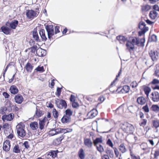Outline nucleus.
I'll use <instances>...</instances> for the list:
<instances>
[{"label": "nucleus", "instance_id": "24", "mask_svg": "<svg viewBox=\"0 0 159 159\" xmlns=\"http://www.w3.org/2000/svg\"><path fill=\"white\" fill-rule=\"evenodd\" d=\"M139 28L141 30H148V28L146 26V24L143 21H141L139 24Z\"/></svg>", "mask_w": 159, "mask_h": 159}, {"label": "nucleus", "instance_id": "42", "mask_svg": "<svg viewBox=\"0 0 159 159\" xmlns=\"http://www.w3.org/2000/svg\"><path fill=\"white\" fill-rule=\"evenodd\" d=\"M130 155L131 159H140V157L139 156H136L130 150Z\"/></svg>", "mask_w": 159, "mask_h": 159}, {"label": "nucleus", "instance_id": "28", "mask_svg": "<svg viewBox=\"0 0 159 159\" xmlns=\"http://www.w3.org/2000/svg\"><path fill=\"white\" fill-rule=\"evenodd\" d=\"M39 34L42 39L44 41H46L47 38L45 34V30L43 29H41Z\"/></svg>", "mask_w": 159, "mask_h": 159}, {"label": "nucleus", "instance_id": "53", "mask_svg": "<svg viewBox=\"0 0 159 159\" xmlns=\"http://www.w3.org/2000/svg\"><path fill=\"white\" fill-rule=\"evenodd\" d=\"M148 30H141V31H139L138 32L139 35V36H141L144 34Z\"/></svg>", "mask_w": 159, "mask_h": 159}, {"label": "nucleus", "instance_id": "2", "mask_svg": "<svg viewBox=\"0 0 159 159\" xmlns=\"http://www.w3.org/2000/svg\"><path fill=\"white\" fill-rule=\"evenodd\" d=\"M39 12L35 11L32 10H27L26 15L27 17L29 19H33L34 17H37L39 15Z\"/></svg>", "mask_w": 159, "mask_h": 159}, {"label": "nucleus", "instance_id": "61", "mask_svg": "<svg viewBox=\"0 0 159 159\" xmlns=\"http://www.w3.org/2000/svg\"><path fill=\"white\" fill-rule=\"evenodd\" d=\"M23 145H24L25 148L27 149H28L30 147V146L29 145V143L27 141L23 143Z\"/></svg>", "mask_w": 159, "mask_h": 159}, {"label": "nucleus", "instance_id": "10", "mask_svg": "<svg viewBox=\"0 0 159 159\" xmlns=\"http://www.w3.org/2000/svg\"><path fill=\"white\" fill-rule=\"evenodd\" d=\"M151 95V98L153 102H157L159 101V93L158 92L154 91L152 93Z\"/></svg>", "mask_w": 159, "mask_h": 159}, {"label": "nucleus", "instance_id": "49", "mask_svg": "<svg viewBox=\"0 0 159 159\" xmlns=\"http://www.w3.org/2000/svg\"><path fill=\"white\" fill-rule=\"evenodd\" d=\"M7 108L5 107H2L0 109V113L2 114H4L5 113Z\"/></svg>", "mask_w": 159, "mask_h": 159}, {"label": "nucleus", "instance_id": "39", "mask_svg": "<svg viewBox=\"0 0 159 159\" xmlns=\"http://www.w3.org/2000/svg\"><path fill=\"white\" fill-rule=\"evenodd\" d=\"M150 9V6L148 5H146L145 6H143L142 7L141 10L142 11H147Z\"/></svg>", "mask_w": 159, "mask_h": 159}, {"label": "nucleus", "instance_id": "56", "mask_svg": "<svg viewBox=\"0 0 159 159\" xmlns=\"http://www.w3.org/2000/svg\"><path fill=\"white\" fill-rule=\"evenodd\" d=\"M152 84H159V80L156 79H154L151 82Z\"/></svg>", "mask_w": 159, "mask_h": 159}, {"label": "nucleus", "instance_id": "3", "mask_svg": "<svg viewBox=\"0 0 159 159\" xmlns=\"http://www.w3.org/2000/svg\"><path fill=\"white\" fill-rule=\"evenodd\" d=\"M110 91L112 93H113L115 92L118 91V93L120 92L122 93H125L129 92L130 89V87L128 86L125 85L122 88H121V87H119L116 91L114 90L112 91L111 87H110Z\"/></svg>", "mask_w": 159, "mask_h": 159}, {"label": "nucleus", "instance_id": "41", "mask_svg": "<svg viewBox=\"0 0 159 159\" xmlns=\"http://www.w3.org/2000/svg\"><path fill=\"white\" fill-rule=\"evenodd\" d=\"M72 111L69 109H67L65 111V115L66 116L71 117L72 114Z\"/></svg>", "mask_w": 159, "mask_h": 159}, {"label": "nucleus", "instance_id": "13", "mask_svg": "<svg viewBox=\"0 0 159 159\" xmlns=\"http://www.w3.org/2000/svg\"><path fill=\"white\" fill-rule=\"evenodd\" d=\"M17 132L18 135L22 138L24 137L26 135V132L25 130L21 127L17 128Z\"/></svg>", "mask_w": 159, "mask_h": 159}, {"label": "nucleus", "instance_id": "48", "mask_svg": "<svg viewBox=\"0 0 159 159\" xmlns=\"http://www.w3.org/2000/svg\"><path fill=\"white\" fill-rule=\"evenodd\" d=\"M142 109L145 112H148L149 111L148 105L147 104L142 107Z\"/></svg>", "mask_w": 159, "mask_h": 159}, {"label": "nucleus", "instance_id": "40", "mask_svg": "<svg viewBox=\"0 0 159 159\" xmlns=\"http://www.w3.org/2000/svg\"><path fill=\"white\" fill-rule=\"evenodd\" d=\"M143 90L147 97H148L151 91L150 88L149 87L147 86L144 88Z\"/></svg>", "mask_w": 159, "mask_h": 159}, {"label": "nucleus", "instance_id": "52", "mask_svg": "<svg viewBox=\"0 0 159 159\" xmlns=\"http://www.w3.org/2000/svg\"><path fill=\"white\" fill-rule=\"evenodd\" d=\"M114 150V152L116 157H118L119 155V152L118 149L116 147L113 148Z\"/></svg>", "mask_w": 159, "mask_h": 159}, {"label": "nucleus", "instance_id": "5", "mask_svg": "<svg viewBox=\"0 0 159 159\" xmlns=\"http://www.w3.org/2000/svg\"><path fill=\"white\" fill-rule=\"evenodd\" d=\"M45 28L48 33V38L50 39L54 34L53 26L52 25H47L45 27Z\"/></svg>", "mask_w": 159, "mask_h": 159}, {"label": "nucleus", "instance_id": "17", "mask_svg": "<svg viewBox=\"0 0 159 159\" xmlns=\"http://www.w3.org/2000/svg\"><path fill=\"white\" fill-rule=\"evenodd\" d=\"M31 128L34 130H37L38 128V124L37 122L34 121L31 122L30 124Z\"/></svg>", "mask_w": 159, "mask_h": 159}, {"label": "nucleus", "instance_id": "55", "mask_svg": "<svg viewBox=\"0 0 159 159\" xmlns=\"http://www.w3.org/2000/svg\"><path fill=\"white\" fill-rule=\"evenodd\" d=\"M60 32L59 30V27L58 26H56L55 27V32L54 34H56L57 33H59Z\"/></svg>", "mask_w": 159, "mask_h": 159}, {"label": "nucleus", "instance_id": "35", "mask_svg": "<svg viewBox=\"0 0 159 159\" xmlns=\"http://www.w3.org/2000/svg\"><path fill=\"white\" fill-rule=\"evenodd\" d=\"M131 42L134 45H135L137 46L139 43V39L136 37L133 38Z\"/></svg>", "mask_w": 159, "mask_h": 159}, {"label": "nucleus", "instance_id": "4", "mask_svg": "<svg viewBox=\"0 0 159 159\" xmlns=\"http://www.w3.org/2000/svg\"><path fill=\"white\" fill-rule=\"evenodd\" d=\"M55 103L57 107L60 109L64 108L65 109L67 106L66 101L63 99H57L55 101Z\"/></svg>", "mask_w": 159, "mask_h": 159}, {"label": "nucleus", "instance_id": "44", "mask_svg": "<svg viewBox=\"0 0 159 159\" xmlns=\"http://www.w3.org/2000/svg\"><path fill=\"white\" fill-rule=\"evenodd\" d=\"M153 126L156 128L159 126V121L157 120H154L152 121Z\"/></svg>", "mask_w": 159, "mask_h": 159}, {"label": "nucleus", "instance_id": "25", "mask_svg": "<svg viewBox=\"0 0 159 159\" xmlns=\"http://www.w3.org/2000/svg\"><path fill=\"white\" fill-rule=\"evenodd\" d=\"M71 120V117H69L65 115L61 119L62 122L64 123L69 122Z\"/></svg>", "mask_w": 159, "mask_h": 159}, {"label": "nucleus", "instance_id": "14", "mask_svg": "<svg viewBox=\"0 0 159 159\" xmlns=\"http://www.w3.org/2000/svg\"><path fill=\"white\" fill-rule=\"evenodd\" d=\"M10 142L9 140H7L3 143V149L6 152L8 151L10 148Z\"/></svg>", "mask_w": 159, "mask_h": 159}, {"label": "nucleus", "instance_id": "59", "mask_svg": "<svg viewBox=\"0 0 159 159\" xmlns=\"http://www.w3.org/2000/svg\"><path fill=\"white\" fill-rule=\"evenodd\" d=\"M37 48V47L36 46H33L30 48L31 50V52H34Z\"/></svg>", "mask_w": 159, "mask_h": 159}, {"label": "nucleus", "instance_id": "62", "mask_svg": "<svg viewBox=\"0 0 159 159\" xmlns=\"http://www.w3.org/2000/svg\"><path fill=\"white\" fill-rule=\"evenodd\" d=\"M79 106V104L76 102H74L72 104V106L74 108H76Z\"/></svg>", "mask_w": 159, "mask_h": 159}, {"label": "nucleus", "instance_id": "34", "mask_svg": "<svg viewBox=\"0 0 159 159\" xmlns=\"http://www.w3.org/2000/svg\"><path fill=\"white\" fill-rule=\"evenodd\" d=\"M98 113V112L96 109H93L89 112V113L90 114L91 118L95 117L97 115Z\"/></svg>", "mask_w": 159, "mask_h": 159}, {"label": "nucleus", "instance_id": "12", "mask_svg": "<svg viewBox=\"0 0 159 159\" xmlns=\"http://www.w3.org/2000/svg\"><path fill=\"white\" fill-rule=\"evenodd\" d=\"M36 53L39 57H43L46 54V51L45 50L39 48L36 50Z\"/></svg>", "mask_w": 159, "mask_h": 159}, {"label": "nucleus", "instance_id": "7", "mask_svg": "<svg viewBox=\"0 0 159 159\" xmlns=\"http://www.w3.org/2000/svg\"><path fill=\"white\" fill-rule=\"evenodd\" d=\"M58 151H52L47 154L46 158L47 159H57V153Z\"/></svg>", "mask_w": 159, "mask_h": 159}, {"label": "nucleus", "instance_id": "6", "mask_svg": "<svg viewBox=\"0 0 159 159\" xmlns=\"http://www.w3.org/2000/svg\"><path fill=\"white\" fill-rule=\"evenodd\" d=\"M149 54L153 61H156L159 57V54L155 50H151L149 52Z\"/></svg>", "mask_w": 159, "mask_h": 159}, {"label": "nucleus", "instance_id": "51", "mask_svg": "<svg viewBox=\"0 0 159 159\" xmlns=\"http://www.w3.org/2000/svg\"><path fill=\"white\" fill-rule=\"evenodd\" d=\"M61 89H62L61 88H59L58 87H57V93H56V95H57V96L58 97H59V96H60V95L61 94Z\"/></svg>", "mask_w": 159, "mask_h": 159}, {"label": "nucleus", "instance_id": "22", "mask_svg": "<svg viewBox=\"0 0 159 159\" xmlns=\"http://www.w3.org/2000/svg\"><path fill=\"white\" fill-rule=\"evenodd\" d=\"M18 24V21L16 20H12L10 23L11 28L12 29H15Z\"/></svg>", "mask_w": 159, "mask_h": 159}, {"label": "nucleus", "instance_id": "20", "mask_svg": "<svg viewBox=\"0 0 159 159\" xmlns=\"http://www.w3.org/2000/svg\"><path fill=\"white\" fill-rule=\"evenodd\" d=\"M158 13L155 10L151 11L149 13V16L152 19H154L157 16Z\"/></svg>", "mask_w": 159, "mask_h": 159}, {"label": "nucleus", "instance_id": "21", "mask_svg": "<svg viewBox=\"0 0 159 159\" xmlns=\"http://www.w3.org/2000/svg\"><path fill=\"white\" fill-rule=\"evenodd\" d=\"M116 39L120 42V43H123L127 40V38L125 37L119 35L116 37Z\"/></svg>", "mask_w": 159, "mask_h": 159}, {"label": "nucleus", "instance_id": "64", "mask_svg": "<svg viewBox=\"0 0 159 159\" xmlns=\"http://www.w3.org/2000/svg\"><path fill=\"white\" fill-rule=\"evenodd\" d=\"M102 159H109V156L108 155L105 154L103 155L101 157Z\"/></svg>", "mask_w": 159, "mask_h": 159}, {"label": "nucleus", "instance_id": "45", "mask_svg": "<svg viewBox=\"0 0 159 159\" xmlns=\"http://www.w3.org/2000/svg\"><path fill=\"white\" fill-rule=\"evenodd\" d=\"M149 40L151 42H156L157 41V36L155 34L152 35Z\"/></svg>", "mask_w": 159, "mask_h": 159}, {"label": "nucleus", "instance_id": "60", "mask_svg": "<svg viewBox=\"0 0 159 159\" xmlns=\"http://www.w3.org/2000/svg\"><path fill=\"white\" fill-rule=\"evenodd\" d=\"M49 134L51 136H53L57 134L55 130H50L49 131Z\"/></svg>", "mask_w": 159, "mask_h": 159}, {"label": "nucleus", "instance_id": "37", "mask_svg": "<svg viewBox=\"0 0 159 159\" xmlns=\"http://www.w3.org/2000/svg\"><path fill=\"white\" fill-rule=\"evenodd\" d=\"M43 115L42 111L36 108V110L34 116L36 117H39Z\"/></svg>", "mask_w": 159, "mask_h": 159}, {"label": "nucleus", "instance_id": "43", "mask_svg": "<svg viewBox=\"0 0 159 159\" xmlns=\"http://www.w3.org/2000/svg\"><path fill=\"white\" fill-rule=\"evenodd\" d=\"M152 110L154 111H159V107L157 105H152Z\"/></svg>", "mask_w": 159, "mask_h": 159}, {"label": "nucleus", "instance_id": "58", "mask_svg": "<svg viewBox=\"0 0 159 159\" xmlns=\"http://www.w3.org/2000/svg\"><path fill=\"white\" fill-rule=\"evenodd\" d=\"M147 120L145 119H143L141 120V125H144L146 124Z\"/></svg>", "mask_w": 159, "mask_h": 159}, {"label": "nucleus", "instance_id": "26", "mask_svg": "<svg viewBox=\"0 0 159 159\" xmlns=\"http://www.w3.org/2000/svg\"><path fill=\"white\" fill-rule=\"evenodd\" d=\"M119 149L122 153H125L127 151V149L124 143H121L119 146Z\"/></svg>", "mask_w": 159, "mask_h": 159}, {"label": "nucleus", "instance_id": "38", "mask_svg": "<svg viewBox=\"0 0 159 159\" xmlns=\"http://www.w3.org/2000/svg\"><path fill=\"white\" fill-rule=\"evenodd\" d=\"M97 150L100 152L101 153L104 151V148L103 146L100 144L95 146Z\"/></svg>", "mask_w": 159, "mask_h": 159}, {"label": "nucleus", "instance_id": "57", "mask_svg": "<svg viewBox=\"0 0 159 159\" xmlns=\"http://www.w3.org/2000/svg\"><path fill=\"white\" fill-rule=\"evenodd\" d=\"M154 158H157V157L159 156V151H156L154 154Z\"/></svg>", "mask_w": 159, "mask_h": 159}, {"label": "nucleus", "instance_id": "46", "mask_svg": "<svg viewBox=\"0 0 159 159\" xmlns=\"http://www.w3.org/2000/svg\"><path fill=\"white\" fill-rule=\"evenodd\" d=\"M53 116L55 118H57L58 117V112L55 109H53L52 111Z\"/></svg>", "mask_w": 159, "mask_h": 159}, {"label": "nucleus", "instance_id": "16", "mask_svg": "<svg viewBox=\"0 0 159 159\" xmlns=\"http://www.w3.org/2000/svg\"><path fill=\"white\" fill-rule=\"evenodd\" d=\"M146 101V99L143 97L141 96L137 98V102L139 104L143 105L145 104Z\"/></svg>", "mask_w": 159, "mask_h": 159}, {"label": "nucleus", "instance_id": "54", "mask_svg": "<svg viewBox=\"0 0 159 159\" xmlns=\"http://www.w3.org/2000/svg\"><path fill=\"white\" fill-rule=\"evenodd\" d=\"M35 70H36L37 71H42L43 72L44 71V68L43 67L41 66H38L35 69Z\"/></svg>", "mask_w": 159, "mask_h": 159}, {"label": "nucleus", "instance_id": "33", "mask_svg": "<svg viewBox=\"0 0 159 159\" xmlns=\"http://www.w3.org/2000/svg\"><path fill=\"white\" fill-rule=\"evenodd\" d=\"M12 151L13 152L16 153H18L20 152V149L18 144L16 145L14 147Z\"/></svg>", "mask_w": 159, "mask_h": 159}, {"label": "nucleus", "instance_id": "15", "mask_svg": "<svg viewBox=\"0 0 159 159\" xmlns=\"http://www.w3.org/2000/svg\"><path fill=\"white\" fill-rule=\"evenodd\" d=\"M15 102L17 103L20 104L23 101V98L22 96L20 94L16 95L14 98Z\"/></svg>", "mask_w": 159, "mask_h": 159}, {"label": "nucleus", "instance_id": "23", "mask_svg": "<svg viewBox=\"0 0 159 159\" xmlns=\"http://www.w3.org/2000/svg\"><path fill=\"white\" fill-rule=\"evenodd\" d=\"M10 90L11 93L13 94H16L18 92V89L15 85L11 86L10 88Z\"/></svg>", "mask_w": 159, "mask_h": 159}, {"label": "nucleus", "instance_id": "11", "mask_svg": "<svg viewBox=\"0 0 159 159\" xmlns=\"http://www.w3.org/2000/svg\"><path fill=\"white\" fill-rule=\"evenodd\" d=\"M84 145L88 148H92L93 146V142L90 139H84Z\"/></svg>", "mask_w": 159, "mask_h": 159}, {"label": "nucleus", "instance_id": "63", "mask_svg": "<svg viewBox=\"0 0 159 159\" xmlns=\"http://www.w3.org/2000/svg\"><path fill=\"white\" fill-rule=\"evenodd\" d=\"M153 10L155 11H159V7L157 5H155L153 6Z\"/></svg>", "mask_w": 159, "mask_h": 159}, {"label": "nucleus", "instance_id": "30", "mask_svg": "<svg viewBox=\"0 0 159 159\" xmlns=\"http://www.w3.org/2000/svg\"><path fill=\"white\" fill-rule=\"evenodd\" d=\"M33 37L37 42L40 41L39 37L37 31H34L33 32Z\"/></svg>", "mask_w": 159, "mask_h": 159}, {"label": "nucleus", "instance_id": "32", "mask_svg": "<svg viewBox=\"0 0 159 159\" xmlns=\"http://www.w3.org/2000/svg\"><path fill=\"white\" fill-rule=\"evenodd\" d=\"M102 139L101 138H97L93 141L94 146H96L100 144L99 143H102Z\"/></svg>", "mask_w": 159, "mask_h": 159}, {"label": "nucleus", "instance_id": "29", "mask_svg": "<svg viewBox=\"0 0 159 159\" xmlns=\"http://www.w3.org/2000/svg\"><path fill=\"white\" fill-rule=\"evenodd\" d=\"M64 138V137L62 135L55 139L53 141V143L55 145H58L59 144Z\"/></svg>", "mask_w": 159, "mask_h": 159}, {"label": "nucleus", "instance_id": "19", "mask_svg": "<svg viewBox=\"0 0 159 159\" xmlns=\"http://www.w3.org/2000/svg\"><path fill=\"white\" fill-rule=\"evenodd\" d=\"M33 66L30 63L28 62L25 67V68L26 69L27 71L31 72L33 70Z\"/></svg>", "mask_w": 159, "mask_h": 159}, {"label": "nucleus", "instance_id": "8", "mask_svg": "<svg viewBox=\"0 0 159 159\" xmlns=\"http://www.w3.org/2000/svg\"><path fill=\"white\" fill-rule=\"evenodd\" d=\"M48 121V119L46 118V117L42 120H39V128L40 132H42L44 131V128L45 123Z\"/></svg>", "mask_w": 159, "mask_h": 159}, {"label": "nucleus", "instance_id": "18", "mask_svg": "<svg viewBox=\"0 0 159 159\" xmlns=\"http://www.w3.org/2000/svg\"><path fill=\"white\" fill-rule=\"evenodd\" d=\"M2 31L6 34H9L11 31V29L8 27L3 26L1 27Z\"/></svg>", "mask_w": 159, "mask_h": 159}, {"label": "nucleus", "instance_id": "1", "mask_svg": "<svg viewBox=\"0 0 159 159\" xmlns=\"http://www.w3.org/2000/svg\"><path fill=\"white\" fill-rule=\"evenodd\" d=\"M120 125L123 131L127 133H131L134 130L133 126L128 122L122 123Z\"/></svg>", "mask_w": 159, "mask_h": 159}, {"label": "nucleus", "instance_id": "27", "mask_svg": "<svg viewBox=\"0 0 159 159\" xmlns=\"http://www.w3.org/2000/svg\"><path fill=\"white\" fill-rule=\"evenodd\" d=\"M126 46L129 50H133L134 48V45L131 41H128L126 43Z\"/></svg>", "mask_w": 159, "mask_h": 159}, {"label": "nucleus", "instance_id": "47", "mask_svg": "<svg viewBox=\"0 0 159 159\" xmlns=\"http://www.w3.org/2000/svg\"><path fill=\"white\" fill-rule=\"evenodd\" d=\"M106 144L110 147L112 148H113V143L111 141V140L110 139H109L107 140L106 142Z\"/></svg>", "mask_w": 159, "mask_h": 159}, {"label": "nucleus", "instance_id": "36", "mask_svg": "<svg viewBox=\"0 0 159 159\" xmlns=\"http://www.w3.org/2000/svg\"><path fill=\"white\" fill-rule=\"evenodd\" d=\"M79 156L81 159H84V153L83 149L81 148L78 152Z\"/></svg>", "mask_w": 159, "mask_h": 159}, {"label": "nucleus", "instance_id": "31", "mask_svg": "<svg viewBox=\"0 0 159 159\" xmlns=\"http://www.w3.org/2000/svg\"><path fill=\"white\" fill-rule=\"evenodd\" d=\"M105 152L107 154V155H108V156H109L110 157L112 158L114 157V153L112 150H110L109 148H107Z\"/></svg>", "mask_w": 159, "mask_h": 159}, {"label": "nucleus", "instance_id": "50", "mask_svg": "<svg viewBox=\"0 0 159 159\" xmlns=\"http://www.w3.org/2000/svg\"><path fill=\"white\" fill-rule=\"evenodd\" d=\"M138 85V84L136 81H133L130 84V86L132 88L136 87Z\"/></svg>", "mask_w": 159, "mask_h": 159}, {"label": "nucleus", "instance_id": "9", "mask_svg": "<svg viewBox=\"0 0 159 159\" xmlns=\"http://www.w3.org/2000/svg\"><path fill=\"white\" fill-rule=\"evenodd\" d=\"M14 117V114L11 113L8 115H4L2 116V119L3 121L5 122L6 121H11L13 119Z\"/></svg>", "mask_w": 159, "mask_h": 159}]
</instances>
